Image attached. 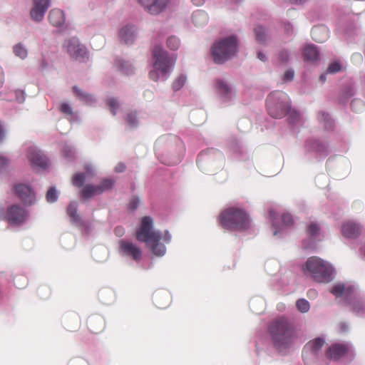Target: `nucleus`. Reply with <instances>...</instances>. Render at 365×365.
<instances>
[{
	"mask_svg": "<svg viewBox=\"0 0 365 365\" xmlns=\"http://www.w3.org/2000/svg\"><path fill=\"white\" fill-rule=\"evenodd\" d=\"M28 158L33 167L45 168L48 166V161L46 156L35 148H29Z\"/></svg>",
	"mask_w": 365,
	"mask_h": 365,
	"instance_id": "dca6fc26",
	"label": "nucleus"
},
{
	"mask_svg": "<svg viewBox=\"0 0 365 365\" xmlns=\"http://www.w3.org/2000/svg\"><path fill=\"white\" fill-rule=\"evenodd\" d=\"M325 341L324 339L318 337L310 341H309L306 346L305 349L311 351L314 354H317L322 349V346L324 345Z\"/></svg>",
	"mask_w": 365,
	"mask_h": 365,
	"instance_id": "b1692460",
	"label": "nucleus"
},
{
	"mask_svg": "<svg viewBox=\"0 0 365 365\" xmlns=\"http://www.w3.org/2000/svg\"><path fill=\"white\" fill-rule=\"evenodd\" d=\"M126 121L130 128H135L138 125L137 119V113L135 111H130L127 113Z\"/></svg>",
	"mask_w": 365,
	"mask_h": 365,
	"instance_id": "c9c22d12",
	"label": "nucleus"
},
{
	"mask_svg": "<svg viewBox=\"0 0 365 365\" xmlns=\"http://www.w3.org/2000/svg\"><path fill=\"white\" fill-rule=\"evenodd\" d=\"M120 38L126 44L132 43L135 38V31L133 26L123 27L119 33Z\"/></svg>",
	"mask_w": 365,
	"mask_h": 365,
	"instance_id": "5701e85b",
	"label": "nucleus"
},
{
	"mask_svg": "<svg viewBox=\"0 0 365 365\" xmlns=\"http://www.w3.org/2000/svg\"><path fill=\"white\" fill-rule=\"evenodd\" d=\"M267 109L272 118H283L290 109L288 96L282 91L272 92L267 98Z\"/></svg>",
	"mask_w": 365,
	"mask_h": 365,
	"instance_id": "423d86ee",
	"label": "nucleus"
},
{
	"mask_svg": "<svg viewBox=\"0 0 365 365\" xmlns=\"http://www.w3.org/2000/svg\"><path fill=\"white\" fill-rule=\"evenodd\" d=\"M64 46L68 54L75 59H81L87 54L86 48L81 44L76 38L68 39L65 42Z\"/></svg>",
	"mask_w": 365,
	"mask_h": 365,
	"instance_id": "f8f14e48",
	"label": "nucleus"
},
{
	"mask_svg": "<svg viewBox=\"0 0 365 365\" xmlns=\"http://www.w3.org/2000/svg\"><path fill=\"white\" fill-rule=\"evenodd\" d=\"M115 64V66L123 73L128 74L132 72V69L130 68V66L122 60H117Z\"/></svg>",
	"mask_w": 365,
	"mask_h": 365,
	"instance_id": "4c0bfd02",
	"label": "nucleus"
},
{
	"mask_svg": "<svg viewBox=\"0 0 365 365\" xmlns=\"http://www.w3.org/2000/svg\"><path fill=\"white\" fill-rule=\"evenodd\" d=\"M58 199L56 190L54 187H51L46 193V200L49 202H53Z\"/></svg>",
	"mask_w": 365,
	"mask_h": 365,
	"instance_id": "de8ad7c7",
	"label": "nucleus"
},
{
	"mask_svg": "<svg viewBox=\"0 0 365 365\" xmlns=\"http://www.w3.org/2000/svg\"><path fill=\"white\" fill-rule=\"evenodd\" d=\"M9 165V160L3 156H0V173L5 171Z\"/></svg>",
	"mask_w": 365,
	"mask_h": 365,
	"instance_id": "3c124183",
	"label": "nucleus"
},
{
	"mask_svg": "<svg viewBox=\"0 0 365 365\" xmlns=\"http://www.w3.org/2000/svg\"><path fill=\"white\" fill-rule=\"evenodd\" d=\"M139 202L140 200L138 199V197H133L128 203V208L130 210H135L138 207Z\"/></svg>",
	"mask_w": 365,
	"mask_h": 365,
	"instance_id": "603ef678",
	"label": "nucleus"
},
{
	"mask_svg": "<svg viewBox=\"0 0 365 365\" xmlns=\"http://www.w3.org/2000/svg\"><path fill=\"white\" fill-rule=\"evenodd\" d=\"M192 1L195 5L200 6L205 2V0H192Z\"/></svg>",
	"mask_w": 365,
	"mask_h": 365,
	"instance_id": "0e129e2a",
	"label": "nucleus"
},
{
	"mask_svg": "<svg viewBox=\"0 0 365 365\" xmlns=\"http://www.w3.org/2000/svg\"><path fill=\"white\" fill-rule=\"evenodd\" d=\"M16 195L25 205H31L36 202V195L31 187L25 184H19L14 187Z\"/></svg>",
	"mask_w": 365,
	"mask_h": 365,
	"instance_id": "4468645a",
	"label": "nucleus"
},
{
	"mask_svg": "<svg viewBox=\"0 0 365 365\" xmlns=\"http://www.w3.org/2000/svg\"><path fill=\"white\" fill-rule=\"evenodd\" d=\"M88 329L93 333L98 334L105 329V320L100 315L90 316L86 322Z\"/></svg>",
	"mask_w": 365,
	"mask_h": 365,
	"instance_id": "6ab92c4d",
	"label": "nucleus"
},
{
	"mask_svg": "<svg viewBox=\"0 0 365 365\" xmlns=\"http://www.w3.org/2000/svg\"><path fill=\"white\" fill-rule=\"evenodd\" d=\"M361 232V226L352 221L343 223L341 234L346 238H356Z\"/></svg>",
	"mask_w": 365,
	"mask_h": 365,
	"instance_id": "a211bd4d",
	"label": "nucleus"
},
{
	"mask_svg": "<svg viewBox=\"0 0 365 365\" xmlns=\"http://www.w3.org/2000/svg\"><path fill=\"white\" fill-rule=\"evenodd\" d=\"M28 217V211L17 204L9 206L5 213L0 210V220H3L12 226L22 225L26 222Z\"/></svg>",
	"mask_w": 365,
	"mask_h": 365,
	"instance_id": "6e6552de",
	"label": "nucleus"
},
{
	"mask_svg": "<svg viewBox=\"0 0 365 365\" xmlns=\"http://www.w3.org/2000/svg\"><path fill=\"white\" fill-rule=\"evenodd\" d=\"M305 60L314 61L318 59L319 53L317 48L314 45L305 46L303 51Z\"/></svg>",
	"mask_w": 365,
	"mask_h": 365,
	"instance_id": "a878e982",
	"label": "nucleus"
},
{
	"mask_svg": "<svg viewBox=\"0 0 365 365\" xmlns=\"http://www.w3.org/2000/svg\"><path fill=\"white\" fill-rule=\"evenodd\" d=\"M307 232L311 237L315 238L320 233V227L318 224L312 222L307 227Z\"/></svg>",
	"mask_w": 365,
	"mask_h": 365,
	"instance_id": "2f4dec72",
	"label": "nucleus"
},
{
	"mask_svg": "<svg viewBox=\"0 0 365 365\" xmlns=\"http://www.w3.org/2000/svg\"><path fill=\"white\" fill-rule=\"evenodd\" d=\"M6 135L5 128L4 125L0 123V143H1Z\"/></svg>",
	"mask_w": 365,
	"mask_h": 365,
	"instance_id": "052dcab7",
	"label": "nucleus"
},
{
	"mask_svg": "<svg viewBox=\"0 0 365 365\" xmlns=\"http://www.w3.org/2000/svg\"><path fill=\"white\" fill-rule=\"evenodd\" d=\"M182 143L177 136L168 135L159 138L155 144V154L162 163L173 165L180 161L179 152Z\"/></svg>",
	"mask_w": 365,
	"mask_h": 365,
	"instance_id": "7ed1b4c3",
	"label": "nucleus"
},
{
	"mask_svg": "<svg viewBox=\"0 0 365 365\" xmlns=\"http://www.w3.org/2000/svg\"><path fill=\"white\" fill-rule=\"evenodd\" d=\"M37 294L41 299H46L50 297L51 291L48 286L42 284L38 287Z\"/></svg>",
	"mask_w": 365,
	"mask_h": 365,
	"instance_id": "7c9ffc66",
	"label": "nucleus"
},
{
	"mask_svg": "<svg viewBox=\"0 0 365 365\" xmlns=\"http://www.w3.org/2000/svg\"><path fill=\"white\" fill-rule=\"evenodd\" d=\"M115 180L111 178L103 179L100 184L94 185L88 184L83 186L80 192L81 197L83 199H90L95 195H98L113 188Z\"/></svg>",
	"mask_w": 365,
	"mask_h": 365,
	"instance_id": "9d476101",
	"label": "nucleus"
},
{
	"mask_svg": "<svg viewBox=\"0 0 365 365\" xmlns=\"http://www.w3.org/2000/svg\"><path fill=\"white\" fill-rule=\"evenodd\" d=\"M158 72H160L159 70H156L153 68V70L149 73L150 79L154 81H157L159 79Z\"/></svg>",
	"mask_w": 365,
	"mask_h": 365,
	"instance_id": "13d9d810",
	"label": "nucleus"
},
{
	"mask_svg": "<svg viewBox=\"0 0 365 365\" xmlns=\"http://www.w3.org/2000/svg\"><path fill=\"white\" fill-rule=\"evenodd\" d=\"M222 227L230 231H245L251 227L249 213L240 207L231 206L223 210L219 217Z\"/></svg>",
	"mask_w": 365,
	"mask_h": 365,
	"instance_id": "20e7f679",
	"label": "nucleus"
},
{
	"mask_svg": "<svg viewBox=\"0 0 365 365\" xmlns=\"http://www.w3.org/2000/svg\"><path fill=\"white\" fill-rule=\"evenodd\" d=\"M86 180V176L83 173H76L72 178V184L73 186L77 187H83V184Z\"/></svg>",
	"mask_w": 365,
	"mask_h": 365,
	"instance_id": "473e14b6",
	"label": "nucleus"
},
{
	"mask_svg": "<svg viewBox=\"0 0 365 365\" xmlns=\"http://www.w3.org/2000/svg\"><path fill=\"white\" fill-rule=\"evenodd\" d=\"M268 332L274 346L280 351L289 349L298 337L294 322L284 317L274 319L268 327Z\"/></svg>",
	"mask_w": 365,
	"mask_h": 365,
	"instance_id": "f257e3e1",
	"label": "nucleus"
},
{
	"mask_svg": "<svg viewBox=\"0 0 365 365\" xmlns=\"http://www.w3.org/2000/svg\"><path fill=\"white\" fill-rule=\"evenodd\" d=\"M304 272L314 281L319 283H328L333 279L332 266L318 257L308 258L304 266Z\"/></svg>",
	"mask_w": 365,
	"mask_h": 365,
	"instance_id": "39448f33",
	"label": "nucleus"
},
{
	"mask_svg": "<svg viewBox=\"0 0 365 365\" xmlns=\"http://www.w3.org/2000/svg\"><path fill=\"white\" fill-rule=\"evenodd\" d=\"M71 365H86V363L83 361H78L72 362Z\"/></svg>",
	"mask_w": 365,
	"mask_h": 365,
	"instance_id": "69168bd1",
	"label": "nucleus"
},
{
	"mask_svg": "<svg viewBox=\"0 0 365 365\" xmlns=\"http://www.w3.org/2000/svg\"><path fill=\"white\" fill-rule=\"evenodd\" d=\"M67 213L74 223L80 224L81 222V219L80 216L78 215L77 207L75 203L71 202L68 205L67 208Z\"/></svg>",
	"mask_w": 365,
	"mask_h": 365,
	"instance_id": "c85d7f7f",
	"label": "nucleus"
},
{
	"mask_svg": "<svg viewBox=\"0 0 365 365\" xmlns=\"http://www.w3.org/2000/svg\"><path fill=\"white\" fill-rule=\"evenodd\" d=\"M257 58L262 61H265L267 60L266 56L262 52H258Z\"/></svg>",
	"mask_w": 365,
	"mask_h": 365,
	"instance_id": "e2e57ef3",
	"label": "nucleus"
},
{
	"mask_svg": "<svg viewBox=\"0 0 365 365\" xmlns=\"http://www.w3.org/2000/svg\"><path fill=\"white\" fill-rule=\"evenodd\" d=\"M351 107L354 111L359 112L364 109V103L360 99H354L351 103Z\"/></svg>",
	"mask_w": 365,
	"mask_h": 365,
	"instance_id": "c03bdc74",
	"label": "nucleus"
},
{
	"mask_svg": "<svg viewBox=\"0 0 365 365\" xmlns=\"http://www.w3.org/2000/svg\"><path fill=\"white\" fill-rule=\"evenodd\" d=\"M319 119L324 122V128L326 129H331L332 128L333 123L328 114L325 113H319Z\"/></svg>",
	"mask_w": 365,
	"mask_h": 365,
	"instance_id": "ea45409f",
	"label": "nucleus"
},
{
	"mask_svg": "<svg viewBox=\"0 0 365 365\" xmlns=\"http://www.w3.org/2000/svg\"><path fill=\"white\" fill-rule=\"evenodd\" d=\"M114 233L117 237H122L125 234V229L121 226H118L115 228Z\"/></svg>",
	"mask_w": 365,
	"mask_h": 365,
	"instance_id": "bf43d9fd",
	"label": "nucleus"
},
{
	"mask_svg": "<svg viewBox=\"0 0 365 365\" xmlns=\"http://www.w3.org/2000/svg\"><path fill=\"white\" fill-rule=\"evenodd\" d=\"M283 224L286 226L291 225L293 222V219L291 215L284 214L282 216Z\"/></svg>",
	"mask_w": 365,
	"mask_h": 365,
	"instance_id": "5fc2aeb1",
	"label": "nucleus"
},
{
	"mask_svg": "<svg viewBox=\"0 0 365 365\" xmlns=\"http://www.w3.org/2000/svg\"><path fill=\"white\" fill-rule=\"evenodd\" d=\"M278 58L280 62L287 63L289 59V53L287 51H282L279 53Z\"/></svg>",
	"mask_w": 365,
	"mask_h": 365,
	"instance_id": "4d7b16f0",
	"label": "nucleus"
},
{
	"mask_svg": "<svg viewBox=\"0 0 365 365\" xmlns=\"http://www.w3.org/2000/svg\"><path fill=\"white\" fill-rule=\"evenodd\" d=\"M320 78H321V80H322L323 82H324V81H325V80H326V75H325V74H322V75H321Z\"/></svg>",
	"mask_w": 365,
	"mask_h": 365,
	"instance_id": "774afa93",
	"label": "nucleus"
},
{
	"mask_svg": "<svg viewBox=\"0 0 365 365\" xmlns=\"http://www.w3.org/2000/svg\"><path fill=\"white\" fill-rule=\"evenodd\" d=\"M296 306L297 309L302 313L307 312L310 308L309 302L304 299H298Z\"/></svg>",
	"mask_w": 365,
	"mask_h": 365,
	"instance_id": "e433bc0d",
	"label": "nucleus"
},
{
	"mask_svg": "<svg viewBox=\"0 0 365 365\" xmlns=\"http://www.w3.org/2000/svg\"><path fill=\"white\" fill-rule=\"evenodd\" d=\"M192 20L196 26H200L207 22L208 17L205 11L197 10L192 14Z\"/></svg>",
	"mask_w": 365,
	"mask_h": 365,
	"instance_id": "bb28decb",
	"label": "nucleus"
},
{
	"mask_svg": "<svg viewBox=\"0 0 365 365\" xmlns=\"http://www.w3.org/2000/svg\"><path fill=\"white\" fill-rule=\"evenodd\" d=\"M294 4H302L306 0H290Z\"/></svg>",
	"mask_w": 365,
	"mask_h": 365,
	"instance_id": "338daca9",
	"label": "nucleus"
},
{
	"mask_svg": "<svg viewBox=\"0 0 365 365\" xmlns=\"http://www.w3.org/2000/svg\"><path fill=\"white\" fill-rule=\"evenodd\" d=\"M363 303L359 300H356L352 302V309L356 314L359 313V312L363 309Z\"/></svg>",
	"mask_w": 365,
	"mask_h": 365,
	"instance_id": "864d4df0",
	"label": "nucleus"
},
{
	"mask_svg": "<svg viewBox=\"0 0 365 365\" xmlns=\"http://www.w3.org/2000/svg\"><path fill=\"white\" fill-rule=\"evenodd\" d=\"M119 253L133 261L139 262L142 259V250L132 242L121 240L118 242Z\"/></svg>",
	"mask_w": 365,
	"mask_h": 365,
	"instance_id": "9b49d317",
	"label": "nucleus"
},
{
	"mask_svg": "<svg viewBox=\"0 0 365 365\" xmlns=\"http://www.w3.org/2000/svg\"><path fill=\"white\" fill-rule=\"evenodd\" d=\"M186 77L183 75L179 76L173 83V88L174 91L180 90L185 84Z\"/></svg>",
	"mask_w": 365,
	"mask_h": 365,
	"instance_id": "58836bf2",
	"label": "nucleus"
},
{
	"mask_svg": "<svg viewBox=\"0 0 365 365\" xmlns=\"http://www.w3.org/2000/svg\"><path fill=\"white\" fill-rule=\"evenodd\" d=\"M125 165L123 163H119L115 167V171L118 173H122V172L125 171Z\"/></svg>",
	"mask_w": 365,
	"mask_h": 365,
	"instance_id": "680f3d73",
	"label": "nucleus"
},
{
	"mask_svg": "<svg viewBox=\"0 0 365 365\" xmlns=\"http://www.w3.org/2000/svg\"><path fill=\"white\" fill-rule=\"evenodd\" d=\"M153 56L155 58L154 68L159 70L163 75H166L175 62V58L170 57L168 52L158 46L154 48Z\"/></svg>",
	"mask_w": 365,
	"mask_h": 365,
	"instance_id": "1a4fd4ad",
	"label": "nucleus"
},
{
	"mask_svg": "<svg viewBox=\"0 0 365 365\" xmlns=\"http://www.w3.org/2000/svg\"><path fill=\"white\" fill-rule=\"evenodd\" d=\"M59 110L61 113L67 115H73L72 108L66 103H61L59 106Z\"/></svg>",
	"mask_w": 365,
	"mask_h": 365,
	"instance_id": "09e8293b",
	"label": "nucleus"
},
{
	"mask_svg": "<svg viewBox=\"0 0 365 365\" xmlns=\"http://www.w3.org/2000/svg\"><path fill=\"white\" fill-rule=\"evenodd\" d=\"M152 218L148 216L143 217L140 226L136 231L135 237L138 241L145 242L153 255L161 257L165 254L166 248L160 241L163 239L165 242L169 243L171 240V235L166 231L161 236L159 232L152 230Z\"/></svg>",
	"mask_w": 365,
	"mask_h": 365,
	"instance_id": "f03ea898",
	"label": "nucleus"
},
{
	"mask_svg": "<svg viewBox=\"0 0 365 365\" xmlns=\"http://www.w3.org/2000/svg\"><path fill=\"white\" fill-rule=\"evenodd\" d=\"M151 14L160 13L167 6L168 0H138Z\"/></svg>",
	"mask_w": 365,
	"mask_h": 365,
	"instance_id": "f3484780",
	"label": "nucleus"
},
{
	"mask_svg": "<svg viewBox=\"0 0 365 365\" xmlns=\"http://www.w3.org/2000/svg\"><path fill=\"white\" fill-rule=\"evenodd\" d=\"M168 47L171 50H177L180 46V41L175 36H170L167 40Z\"/></svg>",
	"mask_w": 365,
	"mask_h": 365,
	"instance_id": "a19ab883",
	"label": "nucleus"
},
{
	"mask_svg": "<svg viewBox=\"0 0 365 365\" xmlns=\"http://www.w3.org/2000/svg\"><path fill=\"white\" fill-rule=\"evenodd\" d=\"M254 31L255 34L256 41L260 44L265 43L267 38L268 37V34L266 29L262 26H257L255 28Z\"/></svg>",
	"mask_w": 365,
	"mask_h": 365,
	"instance_id": "cd10ccee",
	"label": "nucleus"
},
{
	"mask_svg": "<svg viewBox=\"0 0 365 365\" xmlns=\"http://www.w3.org/2000/svg\"><path fill=\"white\" fill-rule=\"evenodd\" d=\"M311 35L316 42L323 43L329 37V29L325 26H317L312 29Z\"/></svg>",
	"mask_w": 365,
	"mask_h": 365,
	"instance_id": "aec40b11",
	"label": "nucleus"
},
{
	"mask_svg": "<svg viewBox=\"0 0 365 365\" xmlns=\"http://www.w3.org/2000/svg\"><path fill=\"white\" fill-rule=\"evenodd\" d=\"M294 73L292 70H287L283 76V81H291L294 78Z\"/></svg>",
	"mask_w": 365,
	"mask_h": 365,
	"instance_id": "6e6d98bb",
	"label": "nucleus"
},
{
	"mask_svg": "<svg viewBox=\"0 0 365 365\" xmlns=\"http://www.w3.org/2000/svg\"><path fill=\"white\" fill-rule=\"evenodd\" d=\"M354 88L352 84L346 86L341 93L342 98L344 99H349V98L352 97L354 95Z\"/></svg>",
	"mask_w": 365,
	"mask_h": 365,
	"instance_id": "79ce46f5",
	"label": "nucleus"
},
{
	"mask_svg": "<svg viewBox=\"0 0 365 365\" xmlns=\"http://www.w3.org/2000/svg\"><path fill=\"white\" fill-rule=\"evenodd\" d=\"M74 94L81 100L85 101L87 103L93 101V98L91 95L81 91L78 87L74 86L73 88Z\"/></svg>",
	"mask_w": 365,
	"mask_h": 365,
	"instance_id": "c756f323",
	"label": "nucleus"
},
{
	"mask_svg": "<svg viewBox=\"0 0 365 365\" xmlns=\"http://www.w3.org/2000/svg\"><path fill=\"white\" fill-rule=\"evenodd\" d=\"M287 113H289L288 121L290 124L295 125L301 122V115L297 110L290 108Z\"/></svg>",
	"mask_w": 365,
	"mask_h": 365,
	"instance_id": "72a5a7b5",
	"label": "nucleus"
},
{
	"mask_svg": "<svg viewBox=\"0 0 365 365\" xmlns=\"http://www.w3.org/2000/svg\"><path fill=\"white\" fill-rule=\"evenodd\" d=\"M48 20L53 26L61 27L65 23L64 13L60 9H52L49 13Z\"/></svg>",
	"mask_w": 365,
	"mask_h": 365,
	"instance_id": "412c9836",
	"label": "nucleus"
},
{
	"mask_svg": "<svg viewBox=\"0 0 365 365\" xmlns=\"http://www.w3.org/2000/svg\"><path fill=\"white\" fill-rule=\"evenodd\" d=\"M107 104L110 108L111 113L115 115H116L117 110L119 108V103L115 98H109Z\"/></svg>",
	"mask_w": 365,
	"mask_h": 365,
	"instance_id": "a18cd8bd",
	"label": "nucleus"
},
{
	"mask_svg": "<svg viewBox=\"0 0 365 365\" xmlns=\"http://www.w3.org/2000/svg\"><path fill=\"white\" fill-rule=\"evenodd\" d=\"M50 6V0H34V7L31 11V16L35 21H41L44 14Z\"/></svg>",
	"mask_w": 365,
	"mask_h": 365,
	"instance_id": "2eb2a0df",
	"label": "nucleus"
},
{
	"mask_svg": "<svg viewBox=\"0 0 365 365\" xmlns=\"http://www.w3.org/2000/svg\"><path fill=\"white\" fill-rule=\"evenodd\" d=\"M349 351V346L344 343L331 344L325 351V356L331 361H338L345 356Z\"/></svg>",
	"mask_w": 365,
	"mask_h": 365,
	"instance_id": "ddd939ff",
	"label": "nucleus"
},
{
	"mask_svg": "<svg viewBox=\"0 0 365 365\" xmlns=\"http://www.w3.org/2000/svg\"><path fill=\"white\" fill-rule=\"evenodd\" d=\"M344 290L345 287L344 284H337L332 287L331 292L336 297H339L343 294Z\"/></svg>",
	"mask_w": 365,
	"mask_h": 365,
	"instance_id": "37998d69",
	"label": "nucleus"
},
{
	"mask_svg": "<svg viewBox=\"0 0 365 365\" xmlns=\"http://www.w3.org/2000/svg\"><path fill=\"white\" fill-rule=\"evenodd\" d=\"M216 89L220 95L225 98H230L232 96V89L222 80H217L215 83Z\"/></svg>",
	"mask_w": 365,
	"mask_h": 365,
	"instance_id": "393cba45",
	"label": "nucleus"
},
{
	"mask_svg": "<svg viewBox=\"0 0 365 365\" xmlns=\"http://www.w3.org/2000/svg\"><path fill=\"white\" fill-rule=\"evenodd\" d=\"M237 51V39L235 36L226 37L216 42L212 47L215 62L222 63L235 55Z\"/></svg>",
	"mask_w": 365,
	"mask_h": 365,
	"instance_id": "0eeeda50",
	"label": "nucleus"
},
{
	"mask_svg": "<svg viewBox=\"0 0 365 365\" xmlns=\"http://www.w3.org/2000/svg\"><path fill=\"white\" fill-rule=\"evenodd\" d=\"M341 70V65L336 61L331 63L327 68V73H336Z\"/></svg>",
	"mask_w": 365,
	"mask_h": 365,
	"instance_id": "49530a36",
	"label": "nucleus"
},
{
	"mask_svg": "<svg viewBox=\"0 0 365 365\" xmlns=\"http://www.w3.org/2000/svg\"><path fill=\"white\" fill-rule=\"evenodd\" d=\"M214 155L221 156L222 153L213 148L207 150L205 152L201 153L197 158L198 166L202 169L203 164L207 161H210Z\"/></svg>",
	"mask_w": 365,
	"mask_h": 365,
	"instance_id": "4be33fe9",
	"label": "nucleus"
},
{
	"mask_svg": "<svg viewBox=\"0 0 365 365\" xmlns=\"http://www.w3.org/2000/svg\"><path fill=\"white\" fill-rule=\"evenodd\" d=\"M62 153L63 156L66 158L72 159L74 158V152L73 151L72 148L68 145H66L63 147Z\"/></svg>",
	"mask_w": 365,
	"mask_h": 365,
	"instance_id": "8fccbe9b",
	"label": "nucleus"
},
{
	"mask_svg": "<svg viewBox=\"0 0 365 365\" xmlns=\"http://www.w3.org/2000/svg\"><path fill=\"white\" fill-rule=\"evenodd\" d=\"M14 53L16 56L22 59L25 58L28 55L27 50L21 43H18L14 46Z\"/></svg>",
	"mask_w": 365,
	"mask_h": 365,
	"instance_id": "f704fd0d",
	"label": "nucleus"
}]
</instances>
